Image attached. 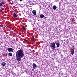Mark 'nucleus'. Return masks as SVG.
I'll return each mask as SVG.
<instances>
[{"label": "nucleus", "instance_id": "f257e3e1", "mask_svg": "<svg viewBox=\"0 0 77 77\" xmlns=\"http://www.w3.org/2000/svg\"><path fill=\"white\" fill-rule=\"evenodd\" d=\"M16 59L18 61H21V58L23 57L24 55L23 53V51L21 49L18 50L17 52H16Z\"/></svg>", "mask_w": 77, "mask_h": 77}, {"label": "nucleus", "instance_id": "f03ea898", "mask_svg": "<svg viewBox=\"0 0 77 77\" xmlns=\"http://www.w3.org/2000/svg\"><path fill=\"white\" fill-rule=\"evenodd\" d=\"M51 47L52 50H53L56 48V45H55V43H53L51 46Z\"/></svg>", "mask_w": 77, "mask_h": 77}, {"label": "nucleus", "instance_id": "7ed1b4c3", "mask_svg": "<svg viewBox=\"0 0 77 77\" xmlns=\"http://www.w3.org/2000/svg\"><path fill=\"white\" fill-rule=\"evenodd\" d=\"M5 3H6V2L5 1L0 3V7H2V6H3V5H5Z\"/></svg>", "mask_w": 77, "mask_h": 77}, {"label": "nucleus", "instance_id": "20e7f679", "mask_svg": "<svg viewBox=\"0 0 77 77\" xmlns=\"http://www.w3.org/2000/svg\"><path fill=\"white\" fill-rule=\"evenodd\" d=\"M7 50L9 52H11V51L13 52L14 51V50H13V49L11 48H8Z\"/></svg>", "mask_w": 77, "mask_h": 77}, {"label": "nucleus", "instance_id": "39448f33", "mask_svg": "<svg viewBox=\"0 0 77 77\" xmlns=\"http://www.w3.org/2000/svg\"><path fill=\"white\" fill-rule=\"evenodd\" d=\"M37 67V66H36V64L35 63H33V66L32 68L33 69H36V68Z\"/></svg>", "mask_w": 77, "mask_h": 77}, {"label": "nucleus", "instance_id": "423d86ee", "mask_svg": "<svg viewBox=\"0 0 77 77\" xmlns=\"http://www.w3.org/2000/svg\"><path fill=\"white\" fill-rule=\"evenodd\" d=\"M32 14L33 15H36V10H33L32 11Z\"/></svg>", "mask_w": 77, "mask_h": 77}, {"label": "nucleus", "instance_id": "0eeeda50", "mask_svg": "<svg viewBox=\"0 0 77 77\" xmlns=\"http://www.w3.org/2000/svg\"><path fill=\"white\" fill-rule=\"evenodd\" d=\"M40 17L41 18H44V17H45V16L44 15L42 14H41L40 15Z\"/></svg>", "mask_w": 77, "mask_h": 77}, {"label": "nucleus", "instance_id": "6e6552de", "mask_svg": "<svg viewBox=\"0 0 77 77\" xmlns=\"http://www.w3.org/2000/svg\"><path fill=\"white\" fill-rule=\"evenodd\" d=\"M57 9V7L56 5H54L53 6V9L54 10H56Z\"/></svg>", "mask_w": 77, "mask_h": 77}, {"label": "nucleus", "instance_id": "1a4fd4ad", "mask_svg": "<svg viewBox=\"0 0 77 77\" xmlns=\"http://www.w3.org/2000/svg\"><path fill=\"white\" fill-rule=\"evenodd\" d=\"M1 65L2 66H5V65H6V63H5V62H3L1 63Z\"/></svg>", "mask_w": 77, "mask_h": 77}, {"label": "nucleus", "instance_id": "9d476101", "mask_svg": "<svg viewBox=\"0 0 77 77\" xmlns=\"http://www.w3.org/2000/svg\"><path fill=\"white\" fill-rule=\"evenodd\" d=\"M56 45H57V47H60V44L59 42L57 43Z\"/></svg>", "mask_w": 77, "mask_h": 77}, {"label": "nucleus", "instance_id": "9b49d317", "mask_svg": "<svg viewBox=\"0 0 77 77\" xmlns=\"http://www.w3.org/2000/svg\"><path fill=\"white\" fill-rule=\"evenodd\" d=\"M13 15L14 18H16V17H17V14L15 13H14L13 14Z\"/></svg>", "mask_w": 77, "mask_h": 77}, {"label": "nucleus", "instance_id": "f8f14e48", "mask_svg": "<svg viewBox=\"0 0 77 77\" xmlns=\"http://www.w3.org/2000/svg\"><path fill=\"white\" fill-rule=\"evenodd\" d=\"M8 55L10 56H12V54L11 53H8Z\"/></svg>", "mask_w": 77, "mask_h": 77}, {"label": "nucleus", "instance_id": "ddd939ff", "mask_svg": "<svg viewBox=\"0 0 77 77\" xmlns=\"http://www.w3.org/2000/svg\"><path fill=\"white\" fill-rule=\"evenodd\" d=\"M22 28H23V30H26V28L25 27V26H23V27Z\"/></svg>", "mask_w": 77, "mask_h": 77}, {"label": "nucleus", "instance_id": "4468645a", "mask_svg": "<svg viewBox=\"0 0 77 77\" xmlns=\"http://www.w3.org/2000/svg\"><path fill=\"white\" fill-rule=\"evenodd\" d=\"M74 53V49H73L72 51V55H73V54Z\"/></svg>", "mask_w": 77, "mask_h": 77}, {"label": "nucleus", "instance_id": "2eb2a0df", "mask_svg": "<svg viewBox=\"0 0 77 77\" xmlns=\"http://www.w3.org/2000/svg\"><path fill=\"white\" fill-rule=\"evenodd\" d=\"M32 40L34 41V42H35V39H34V38H33V40Z\"/></svg>", "mask_w": 77, "mask_h": 77}, {"label": "nucleus", "instance_id": "dca6fc26", "mask_svg": "<svg viewBox=\"0 0 77 77\" xmlns=\"http://www.w3.org/2000/svg\"><path fill=\"white\" fill-rule=\"evenodd\" d=\"M25 41L26 42H27L28 44V42H27V40L25 39Z\"/></svg>", "mask_w": 77, "mask_h": 77}, {"label": "nucleus", "instance_id": "f3484780", "mask_svg": "<svg viewBox=\"0 0 77 77\" xmlns=\"http://www.w3.org/2000/svg\"><path fill=\"white\" fill-rule=\"evenodd\" d=\"M32 71H34V69H32Z\"/></svg>", "mask_w": 77, "mask_h": 77}, {"label": "nucleus", "instance_id": "a211bd4d", "mask_svg": "<svg viewBox=\"0 0 77 77\" xmlns=\"http://www.w3.org/2000/svg\"><path fill=\"white\" fill-rule=\"evenodd\" d=\"M28 35H29L30 34V33L28 32Z\"/></svg>", "mask_w": 77, "mask_h": 77}, {"label": "nucleus", "instance_id": "6ab92c4d", "mask_svg": "<svg viewBox=\"0 0 77 77\" xmlns=\"http://www.w3.org/2000/svg\"><path fill=\"white\" fill-rule=\"evenodd\" d=\"M23 0H20V2H22Z\"/></svg>", "mask_w": 77, "mask_h": 77}, {"label": "nucleus", "instance_id": "aec40b11", "mask_svg": "<svg viewBox=\"0 0 77 77\" xmlns=\"http://www.w3.org/2000/svg\"><path fill=\"white\" fill-rule=\"evenodd\" d=\"M1 33L2 34V33H3V32H1Z\"/></svg>", "mask_w": 77, "mask_h": 77}, {"label": "nucleus", "instance_id": "412c9836", "mask_svg": "<svg viewBox=\"0 0 77 77\" xmlns=\"http://www.w3.org/2000/svg\"><path fill=\"white\" fill-rule=\"evenodd\" d=\"M0 8H1V10H2V7H0Z\"/></svg>", "mask_w": 77, "mask_h": 77}, {"label": "nucleus", "instance_id": "4be33fe9", "mask_svg": "<svg viewBox=\"0 0 77 77\" xmlns=\"http://www.w3.org/2000/svg\"><path fill=\"white\" fill-rule=\"evenodd\" d=\"M72 47H73V48H74V46H72Z\"/></svg>", "mask_w": 77, "mask_h": 77}, {"label": "nucleus", "instance_id": "5701e85b", "mask_svg": "<svg viewBox=\"0 0 77 77\" xmlns=\"http://www.w3.org/2000/svg\"><path fill=\"white\" fill-rule=\"evenodd\" d=\"M26 73H27V72H27V71H26Z\"/></svg>", "mask_w": 77, "mask_h": 77}, {"label": "nucleus", "instance_id": "b1692460", "mask_svg": "<svg viewBox=\"0 0 77 77\" xmlns=\"http://www.w3.org/2000/svg\"><path fill=\"white\" fill-rule=\"evenodd\" d=\"M45 18H46V17H45Z\"/></svg>", "mask_w": 77, "mask_h": 77}, {"label": "nucleus", "instance_id": "393cba45", "mask_svg": "<svg viewBox=\"0 0 77 77\" xmlns=\"http://www.w3.org/2000/svg\"><path fill=\"white\" fill-rule=\"evenodd\" d=\"M1 71L0 70V72Z\"/></svg>", "mask_w": 77, "mask_h": 77}]
</instances>
